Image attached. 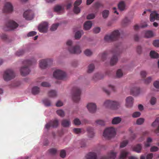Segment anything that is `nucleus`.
<instances>
[{
	"mask_svg": "<svg viewBox=\"0 0 159 159\" xmlns=\"http://www.w3.org/2000/svg\"><path fill=\"white\" fill-rule=\"evenodd\" d=\"M74 12L75 13L78 14L80 12V8L76 6H74Z\"/></svg>",
	"mask_w": 159,
	"mask_h": 159,
	"instance_id": "42",
	"label": "nucleus"
},
{
	"mask_svg": "<svg viewBox=\"0 0 159 159\" xmlns=\"http://www.w3.org/2000/svg\"><path fill=\"white\" fill-rule=\"evenodd\" d=\"M116 76L118 78L122 77L123 75V72L121 69H118L116 72Z\"/></svg>",
	"mask_w": 159,
	"mask_h": 159,
	"instance_id": "40",
	"label": "nucleus"
},
{
	"mask_svg": "<svg viewBox=\"0 0 159 159\" xmlns=\"http://www.w3.org/2000/svg\"><path fill=\"white\" fill-rule=\"evenodd\" d=\"M141 113L139 112H135L132 114V117L134 118H136L139 117L140 116Z\"/></svg>",
	"mask_w": 159,
	"mask_h": 159,
	"instance_id": "49",
	"label": "nucleus"
},
{
	"mask_svg": "<svg viewBox=\"0 0 159 159\" xmlns=\"http://www.w3.org/2000/svg\"><path fill=\"white\" fill-rule=\"evenodd\" d=\"M48 24L47 22H43L40 24L38 27L39 31L40 32H46L48 29Z\"/></svg>",
	"mask_w": 159,
	"mask_h": 159,
	"instance_id": "13",
	"label": "nucleus"
},
{
	"mask_svg": "<svg viewBox=\"0 0 159 159\" xmlns=\"http://www.w3.org/2000/svg\"><path fill=\"white\" fill-rule=\"evenodd\" d=\"M159 123V118H157L152 124V126L155 127Z\"/></svg>",
	"mask_w": 159,
	"mask_h": 159,
	"instance_id": "44",
	"label": "nucleus"
},
{
	"mask_svg": "<svg viewBox=\"0 0 159 159\" xmlns=\"http://www.w3.org/2000/svg\"><path fill=\"white\" fill-rule=\"evenodd\" d=\"M150 55L151 58H157L159 57V54L154 51H151Z\"/></svg>",
	"mask_w": 159,
	"mask_h": 159,
	"instance_id": "30",
	"label": "nucleus"
},
{
	"mask_svg": "<svg viewBox=\"0 0 159 159\" xmlns=\"http://www.w3.org/2000/svg\"><path fill=\"white\" fill-rule=\"evenodd\" d=\"M142 148V145L140 144H139L134 146L133 148V150L134 151L137 153H140L141 152Z\"/></svg>",
	"mask_w": 159,
	"mask_h": 159,
	"instance_id": "23",
	"label": "nucleus"
},
{
	"mask_svg": "<svg viewBox=\"0 0 159 159\" xmlns=\"http://www.w3.org/2000/svg\"><path fill=\"white\" fill-rule=\"evenodd\" d=\"M96 123L99 125H105V122L104 121L101 120H97L96 121Z\"/></svg>",
	"mask_w": 159,
	"mask_h": 159,
	"instance_id": "45",
	"label": "nucleus"
},
{
	"mask_svg": "<svg viewBox=\"0 0 159 159\" xmlns=\"http://www.w3.org/2000/svg\"><path fill=\"white\" fill-rule=\"evenodd\" d=\"M81 93V91L79 88L76 87L73 88L72 98L75 102H77L80 101Z\"/></svg>",
	"mask_w": 159,
	"mask_h": 159,
	"instance_id": "7",
	"label": "nucleus"
},
{
	"mask_svg": "<svg viewBox=\"0 0 159 159\" xmlns=\"http://www.w3.org/2000/svg\"><path fill=\"white\" fill-rule=\"evenodd\" d=\"M154 86L156 88L159 89V81H156L153 84Z\"/></svg>",
	"mask_w": 159,
	"mask_h": 159,
	"instance_id": "64",
	"label": "nucleus"
},
{
	"mask_svg": "<svg viewBox=\"0 0 159 159\" xmlns=\"http://www.w3.org/2000/svg\"><path fill=\"white\" fill-rule=\"evenodd\" d=\"M48 96L51 97H56L57 96L56 92L54 90H52L50 91L48 93Z\"/></svg>",
	"mask_w": 159,
	"mask_h": 159,
	"instance_id": "33",
	"label": "nucleus"
},
{
	"mask_svg": "<svg viewBox=\"0 0 159 159\" xmlns=\"http://www.w3.org/2000/svg\"><path fill=\"white\" fill-rule=\"evenodd\" d=\"M107 56V54L106 52H104L101 54V59L104 61L106 60V57Z\"/></svg>",
	"mask_w": 159,
	"mask_h": 159,
	"instance_id": "52",
	"label": "nucleus"
},
{
	"mask_svg": "<svg viewBox=\"0 0 159 159\" xmlns=\"http://www.w3.org/2000/svg\"><path fill=\"white\" fill-rule=\"evenodd\" d=\"M118 9L121 11L124 10L125 9V5L124 2L121 1L119 3L118 5Z\"/></svg>",
	"mask_w": 159,
	"mask_h": 159,
	"instance_id": "27",
	"label": "nucleus"
},
{
	"mask_svg": "<svg viewBox=\"0 0 159 159\" xmlns=\"http://www.w3.org/2000/svg\"><path fill=\"white\" fill-rule=\"evenodd\" d=\"M116 134L115 129L112 127H110L106 129L103 133V136L109 139L115 135Z\"/></svg>",
	"mask_w": 159,
	"mask_h": 159,
	"instance_id": "5",
	"label": "nucleus"
},
{
	"mask_svg": "<svg viewBox=\"0 0 159 159\" xmlns=\"http://www.w3.org/2000/svg\"><path fill=\"white\" fill-rule=\"evenodd\" d=\"M39 88L37 86H34L33 87L32 89V93L34 95L39 93Z\"/></svg>",
	"mask_w": 159,
	"mask_h": 159,
	"instance_id": "29",
	"label": "nucleus"
},
{
	"mask_svg": "<svg viewBox=\"0 0 159 159\" xmlns=\"http://www.w3.org/2000/svg\"><path fill=\"white\" fill-rule=\"evenodd\" d=\"M13 11V7L12 4L10 2H6L3 8L2 11L5 13H11Z\"/></svg>",
	"mask_w": 159,
	"mask_h": 159,
	"instance_id": "10",
	"label": "nucleus"
},
{
	"mask_svg": "<svg viewBox=\"0 0 159 159\" xmlns=\"http://www.w3.org/2000/svg\"><path fill=\"white\" fill-rule=\"evenodd\" d=\"M61 6L59 5L56 6L54 8V11L56 12L60 11L61 10Z\"/></svg>",
	"mask_w": 159,
	"mask_h": 159,
	"instance_id": "46",
	"label": "nucleus"
},
{
	"mask_svg": "<svg viewBox=\"0 0 159 159\" xmlns=\"http://www.w3.org/2000/svg\"><path fill=\"white\" fill-rule=\"evenodd\" d=\"M93 32L95 33H99L100 31V28L99 27L95 28L93 30Z\"/></svg>",
	"mask_w": 159,
	"mask_h": 159,
	"instance_id": "61",
	"label": "nucleus"
},
{
	"mask_svg": "<svg viewBox=\"0 0 159 159\" xmlns=\"http://www.w3.org/2000/svg\"><path fill=\"white\" fill-rule=\"evenodd\" d=\"M87 131L89 133V136L91 138L93 137L94 136V133L93 132V129L90 127H89L87 129Z\"/></svg>",
	"mask_w": 159,
	"mask_h": 159,
	"instance_id": "32",
	"label": "nucleus"
},
{
	"mask_svg": "<svg viewBox=\"0 0 159 159\" xmlns=\"http://www.w3.org/2000/svg\"><path fill=\"white\" fill-rule=\"evenodd\" d=\"M152 80V79L151 77H148L147 78L145 81L146 84H148L151 82Z\"/></svg>",
	"mask_w": 159,
	"mask_h": 159,
	"instance_id": "63",
	"label": "nucleus"
},
{
	"mask_svg": "<svg viewBox=\"0 0 159 159\" xmlns=\"http://www.w3.org/2000/svg\"><path fill=\"white\" fill-rule=\"evenodd\" d=\"M15 76V74L13 71L11 69H8L4 71L3 78L5 80L8 81L14 78Z\"/></svg>",
	"mask_w": 159,
	"mask_h": 159,
	"instance_id": "6",
	"label": "nucleus"
},
{
	"mask_svg": "<svg viewBox=\"0 0 159 159\" xmlns=\"http://www.w3.org/2000/svg\"><path fill=\"white\" fill-rule=\"evenodd\" d=\"M36 60L34 58H32L30 60H26L23 62L24 66L22 67L20 69L21 74L23 76L28 75L30 71L29 66L34 63H35Z\"/></svg>",
	"mask_w": 159,
	"mask_h": 159,
	"instance_id": "1",
	"label": "nucleus"
},
{
	"mask_svg": "<svg viewBox=\"0 0 159 159\" xmlns=\"http://www.w3.org/2000/svg\"><path fill=\"white\" fill-rule=\"evenodd\" d=\"M73 132L75 134H79L82 132L81 129L79 128H74L73 129Z\"/></svg>",
	"mask_w": 159,
	"mask_h": 159,
	"instance_id": "39",
	"label": "nucleus"
},
{
	"mask_svg": "<svg viewBox=\"0 0 159 159\" xmlns=\"http://www.w3.org/2000/svg\"><path fill=\"white\" fill-rule=\"evenodd\" d=\"M24 53V51L23 50H19L16 52V55L19 56L23 54Z\"/></svg>",
	"mask_w": 159,
	"mask_h": 159,
	"instance_id": "48",
	"label": "nucleus"
},
{
	"mask_svg": "<svg viewBox=\"0 0 159 159\" xmlns=\"http://www.w3.org/2000/svg\"><path fill=\"white\" fill-rule=\"evenodd\" d=\"M92 26V23L91 21H86L84 25V29L87 30H89Z\"/></svg>",
	"mask_w": 159,
	"mask_h": 159,
	"instance_id": "21",
	"label": "nucleus"
},
{
	"mask_svg": "<svg viewBox=\"0 0 159 159\" xmlns=\"http://www.w3.org/2000/svg\"><path fill=\"white\" fill-rule=\"evenodd\" d=\"M72 41L70 40H68L66 42V45L68 46V49L69 52L72 54H78L81 53V50L79 46H72Z\"/></svg>",
	"mask_w": 159,
	"mask_h": 159,
	"instance_id": "4",
	"label": "nucleus"
},
{
	"mask_svg": "<svg viewBox=\"0 0 159 159\" xmlns=\"http://www.w3.org/2000/svg\"><path fill=\"white\" fill-rule=\"evenodd\" d=\"M144 119L142 118L138 119L136 121V124L138 125L142 124L144 122Z\"/></svg>",
	"mask_w": 159,
	"mask_h": 159,
	"instance_id": "41",
	"label": "nucleus"
},
{
	"mask_svg": "<svg viewBox=\"0 0 159 159\" xmlns=\"http://www.w3.org/2000/svg\"><path fill=\"white\" fill-rule=\"evenodd\" d=\"M74 123L75 125H79L81 124V122L80 120L78 118H76L74 119Z\"/></svg>",
	"mask_w": 159,
	"mask_h": 159,
	"instance_id": "57",
	"label": "nucleus"
},
{
	"mask_svg": "<svg viewBox=\"0 0 159 159\" xmlns=\"http://www.w3.org/2000/svg\"><path fill=\"white\" fill-rule=\"evenodd\" d=\"M53 76L57 79L63 80L66 78V74L64 72L61 70H58L54 72Z\"/></svg>",
	"mask_w": 159,
	"mask_h": 159,
	"instance_id": "9",
	"label": "nucleus"
},
{
	"mask_svg": "<svg viewBox=\"0 0 159 159\" xmlns=\"http://www.w3.org/2000/svg\"><path fill=\"white\" fill-rule=\"evenodd\" d=\"M145 36L147 38H150L154 36V34L152 31L148 30L145 32Z\"/></svg>",
	"mask_w": 159,
	"mask_h": 159,
	"instance_id": "28",
	"label": "nucleus"
},
{
	"mask_svg": "<svg viewBox=\"0 0 159 159\" xmlns=\"http://www.w3.org/2000/svg\"><path fill=\"white\" fill-rule=\"evenodd\" d=\"M156 102V99L154 97H152L150 100V103L152 105H154Z\"/></svg>",
	"mask_w": 159,
	"mask_h": 159,
	"instance_id": "58",
	"label": "nucleus"
},
{
	"mask_svg": "<svg viewBox=\"0 0 159 159\" xmlns=\"http://www.w3.org/2000/svg\"><path fill=\"white\" fill-rule=\"evenodd\" d=\"M95 17V15L94 14H90L88 15L87 16V19L90 20L93 19Z\"/></svg>",
	"mask_w": 159,
	"mask_h": 159,
	"instance_id": "51",
	"label": "nucleus"
},
{
	"mask_svg": "<svg viewBox=\"0 0 159 159\" xmlns=\"http://www.w3.org/2000/svg\"><path fill=\"white\" fill-rule=\"evenodd\" d=\"M18 24L13 20H9L6 25V27L4 28L5 30H13L18 26Z\"/></svg>",
	"mask_w": 159,
	"mask_h": 159,
	"instance_id": "8",
	"label": "nucleus"
},
{
	"mask_svg": "<svg viewBox=\"0 0 159 159\" xmlns=\"http://www.w3.org/2000/svg\"><path fill=\"white\" fill-rule=\"evenodd\" d=\"M120 35V33L118 30H114L110 34L106 35L104 38V40L107 42H111L117 40Z\"/></svg>",
	"mask_w": 159,
	"mask_h": 159,
	"instance_id": "3",
	"label": "nucleus"
},
{
	"mask_svg": "<svg viewBox=\"0 0 159 159\" xmlns=\"http://www.w3.org/2000/svg\"><path fill=\"white\" fill-rule=\"evenodd\" d=\"M121 120V118L119 117H115L113 118L112 121V123L113 125L119 123Z\"/></svg>",
	"mask_w": 159,
	"mask_h": 159,
	"instance_id": "26",
	"label": "nucleus"
},
{
	"mask_svg": "<svg viewBox=\"0 0 159 159\" xmlns=\"http://www.w3.org/2000/svg\"><path fill=\"white\" fill-rule=\"evenodd\" d=\"M131 93L135 96L138 95L140 93V89L139 87H134L131 90Z\"/></svg>",
	"mask_w": 159,
	"mask_h": 159,
	"instance_id": "22",
	"label": "nucleus"
},
{
	"mask_svg": "<svg viewBox=\"0 0 159 159\" xmlns=\"http://www.w3.org/2000/svg\"><path fill=\"white\" fill-rule=\"evenodd\" d=\"M128 152L125 150H122L120 152V159H125L128 154Z\"/></svg>",
	"mask_w": 159,
	"mask_h": 159,
	"instance_id": "25",
	"label": "nucleus"
},
{
	"mask_svg": "<svg viewBox=\"0 0 159 159\" xmlns=\"http://www.w3.org/2000/svg\"><path fill=\"white\" fill-rule=\"evenodd\" d=\"M61 124L63 127H69L70 125V122L69 120L64 119L62 120Z\"/></svg>",
	"mask_w": 159,
	"mask_h": 159,
	"instance_id": "24",
	"label": "nucleus"
},
{
	"mask_svg": "<svg viewBox=\"0 0 159 159\" xmlns=\"http://www.w3.org/2000/svg\"><path fill=\"white\" fill-rule=\"evenodd\" d=\"M43 102L44 105L47 106H49L51 105L50 101L48 99H45L43 100Z\"/></svg>",
	"mask_w": 159,
	"mask_h": 159,
	"instance_id": "36",
	"label": "nucleus"
},
{
	"mask_svg": "<svg viewBox=\"0 0 159 159\" xmlns=\"http://www.w3.org/2000/svg\"><path fill=\"white\" fill-rule=\"evenodd\" d=\"M82 0H76L74 4V6H76L78 7L82 3Z\"/></svg>",
	"mask_w": 159,
	"mask_h": 159,
	"instance_id": "59",
	"label": "nucleus"
},
{
	"mask_svg": "<svg viewBox=\"0 0 159 159\" xmlns=\"http://www.w3.org/2000/svg\"><path fill=\"white\" fill-rule=\"evenodd\" d=\"M109 14V11L108 10H105L102 11V15L104 18H106L108 16Z\"/></svg>",
	"mask_w": 159,
	"mask_h": 159,
	"instance_id": "34",
	"label": "nucleus"
},
{
	"mask_svg": "<svg viewBox=\"0 0 159 159\" xmlns=\"http://www.w3.org/2000/svg\"><path fill=\"white\" fill-rule=\"evenodd\" d=\"M87 159H97V156L96 153L94 152H90L86 156Z\"/></svg>",
	"mask_w": 159,
	"mask_h": 159,
	"instance_id": "20",
	"label": "nucleus"
},
{
	"mask_svg": "<svg viewBox=\"0 0 159 159\" xmlns=\"http://www.w3.org/2000/svg\"><path fill=\"white\" fill-rule=\"evenodd\" d=\"M120 52L119 51L117 50L113 52L114 55L111 58L110 62V64L111 66L115 65L117 63L118 61V58L116 55H118Z\"/></svg>",
	"mask_w": 159,
	"mask_h": 159,
	"instance_id": "12",
	"label": "nucleus"
},
{
	"mask_svg": "<svg viewBox=\"0 0 159 159\" xmlns=\"http://www.w3.org/2000/svg\"><path fill=\"white\" fill-rule=\"evenodd\" d=\"M41 85L43 87H49L50 86V84L48 83L45 82L42 83Z\"/></svg>",
	"mask_w": 159,
	"mask_h": 159,
	"instance_id": "55",
	"label": "nucleus"
},
{
	"mask_svg": "<svg viewBox=\"0 0 159 159\" xmlns=\"http://www.w3.org/2000/svg\"><path fill=\"white\" fill-rule=\"evenodd\" d=\"M158 148L157 147L155 146H153L151 148L150 151L151 152H154L157 151H158Z\"/></svg>",
	"mask_w": 159,
	"mask_h": 159,
	"instance_id": "60",
	"label": "nucleus"
},
{
	"mask_svg": "<svg viewBox=\"0 0 159 159\" xmlns=\"http://www.w3.org/2000/svg\"><path fill=\"white\" fill-rule=\"evenodd\" d=\"M84 53L87 56H89L92 55V52L90 50L87 49L84 52Z\"/></svg>",
	"mask_w": 159,
	"mask_h": 159,
	"instance_id": "47",
	"label": "nucleus"
},
{
	"mask_svg": "<svg viewBox=\"0 0 159 159\" xmlns=\"http://www.w3.org/2000/svg\"><path fill=\"white\" fill-rule=\"evenodd\" d=\"M133 103V98L132 97H128L126 99V106L127 107H131Z\"/></svg>",
	"mask_w": 159,
	"mask_h": 159,
	"instance_id": "18",
	"label": "nucleus"
},
{
	"mask_svg": "<svg viewBox=\"0 0 159 159\" xmlns=\"http://www.w3.org/2000/svg\"><path fill=\"white\" fill-rule=\"evenodd\" d=\"M57 114L60 116L63 117L65 116V113L64 111L61 110H59L57 111Z\"/></svg>",
	"mask_w": 159,
	"mask_h": 159,
	"instance_id": "38",
	"label": "nucleus"
},
{
	"mask_svg": "<svg viewBox=\"0 0 159 159\" xmlns=\"http://www.w3.org/2000/svg\"><path fill=\"white\" fill-rule=\"evenodd\" d=\"M128 143L127 140H124L120 144V147L123 148L126 146Z\"/></svg>",
	"mask_w": 159,
	"mask_h": 159,
	"instance_id": "43",
	"label": "nucleus"
},
{
	"mask_svg": "<svg viewBox=\"0 0 159 159\" xmlns=\"http://www.w3.org/2000/svg\"><path fill=\"white\" fill-rule=\"evenodd\" d=\"M50 60V59H42L39 61L40 67L42 69L45 68L47 66V63L48 61Z\"/></svg>",
	"mask_w": 159,
	"mask_h": 159,
	"instance_id": "17",
	"label": "nucleus"
},
{
	"mask_svg": "<svg viewBox=\"0 0 159 159\" xmlns=\"http://www.w3.org/2000/svg\"><path fill=\"white\" fill-rule=\"evenodd\" d=\"M83 34V30L79 31L76 32L75 34V38L76 39H79L80 38L82 35Z\"/></svg>",
	"mask_w": 159,
	"mask_h": 159,
	"instance_id": "31",
	"label": "nucleus"
},
{
	"mask_svg": "<svg viewBox=\"0 0 159 159\" xmlns=\"http://www.w3.org/2000/svg\"><path fill=\"white\" fill-rule=\"evenodd\" d=\"M58 25H59L58 23H56L55 24H53L52 25V26L50 28V30L51 31H54L55 30L57 29Z\"/></svg>",
	"mask_w": 159,
	"mask_h": 159,
	"instance_id": "37",
	"label": "nucleus"
},
{
	"mask_svg": "<svg viewBox=\"0 0 159 159\" xmlns=\"http://www.w3.org/2000/svg\"><path fill=\"white\" fill-rule=\"evenodd\" d=\"M121 104L120 102L107 100L104 102L103 106L106 108L116 110L120 107Z\"/></svg>",
	"mask_w": 159,
	"mask_h": 159,
	"instance_id": "2",
	"label": "nucleus"
},
{
	"mask_svg": "<svg viewBox=\"0 0 159 159\" xmlns=\"http://www.w3.org/2000/svg\"><path fill=\"white\" fill-rule=\"evenodd\" d=\"M140 74L142 77L143 78H144L146 76L147 73L146 71H143L141 72Z\"/></svg>",
	"mask_w": 159,
	"mask_h": 159,
	"instance_id": "62",
	"label": "nucleus"
},
{
	"mask_svg": "<svg viewBox=\"0 0 159 159\" xmlns=\"http://www.w3.org/2000/svg\"><path fill=\"white\" fill-rule=\"evenodd\" d=\"M153 45L156 47H159V40H154L153 43Z\"/></svg>",
	"mask_w": 159,
	"mask_h": 159,
	"instance_id": "54",
	"label": "nucleus"
},
{
	"mask_svg": "<svg viewBox=\"0 0 159 159\" xmlns=\"http://www.w3.org/2000/svg\"><path fill=\"white\" fill-rule=\"evenodd\" d=\"M23 16L27 20H31L33 18V13L31 10L26 11L24 12Z\"/></svg>",
	"mask_w": 159,
	"mask_h": 159,
	"instance_id": "14",
	"label": "nucleus"
},
{
	"mask_svg": "<svg viewBox=\"0 0 159 159\" xmlns=\"http://www.w3.org/2000/svg\"><path fill=\"white\" fill-rule=\"evenodd\" d=\"M150 21L153 22L155 19L158 20L159 19V14L157 13L156 11L152 12L150 15Z\"/></svg>",
	"mask_w": 159,
	"mask_h": 159,
	"instance_id": "19",
	"label": "nucleus"
},
{
	"mask_svg": "<svg viewBox=\"0 0 159 159\" xmlns=\"http://www.w3.org/2000/svg\"><path fill=\"white\" fill-rule=\"evenodd\" d=\"M36 32L34 31H32L29 32L27 35L28 37L33 36L36 34Z\"/></svg>",
	"mask_w": 159,
	"mask_h": 159,
	"instance_id": "53",
	"label": "nucleus"
},
{
	"mask_svg": "<svg viewBox=\"0 0 159 159\" xmlns=\"http://www.w3.org/2000/svg\"><path fill=\"white\" fill-rule=\"evenodd\" d=\"M58 125V120L55 119L50 121L45 125V128L47 129H49L50 127L56 128Z\"/></svg>",
	"mask_w": 159,
	"mask_h": 159,
	"instance_id": "11",
	"label": "nucleus"
},
{
	"mask_svg": "<svg viewBox=\"0 0 159 159\" xmlns=\"http://www.w3.org/2000/svg\"><path fill=\"white\" fill-rule=\"evenodd\" d=\"M49 152L52 154H55L57 152V150L54 148H52L49 150Z\"/></svg>",
	"mask_w": 159,
	"mask_h": 159,
	"instance_id": "56",
	"label": "nucleus"
},
{
	"mask_svg": "<svg viewBox=\"0 0 159 159\" xmlns=\"http://www.w3.org/2000/svg\"><path fill=\"white\" fill-rule=\"evenodd\" d=\"M116 153L111 151L108 152L107 156H102L101 159H114L116 157Z\"/></svg>",
	"mask_w": 159,
	"mask_h": 159,
	"instance_id": "16",
	"label": "nucleus"
},
{
	"mask_svg": "<svg viewBox=\"0 0 159 159\" xmlns=\"http://www.w3.org/2000/svg\"><path fill=\"white\" fill-rule=\"evenodd\" d=\"M66 155V151L64 150H61L60 153V157L62 158H64L65 157Z\"/></svg>",
	"mask_w": 159,
	"mask_h": 159,
	"instance_id": "50",
	"label": "nucleus"
},
{
	"mask_svg": "<svg viewBox=\"0 0 159 159\" xmlns=\"http://www.w3.org/2000/svg\"><path fill=\"white\" fill-rule=\"evenodd\" d=\"M87 107L89 112L91 113H94L96 111L97 106L94 103H89L87 105Z\"/></svg>",
	"mask_w": 159,
	"mask_h": 159,
	"instance_id": "15",
	"label": "nucleus"
},
{
	"mask_svg": "<svg viewBox=\"0 0 159 159\" xmlns=\"http://www.w3.org/2000/svg\"><path fill=\"white\" fill-rule=\"evenodd\" d=\"M94 69V65L93 64H90L88 66V72L89 73H91Z\"/></svg>",
	"mask_w": 159,
	"mask_h": 159,
	"instance_id": "35",
	"label": "nucleus"
}]
</instances>
